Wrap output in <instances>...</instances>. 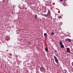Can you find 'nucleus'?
I'll use <instances>...</instances> for the list:
<instances>
[{"mask_svg": "<svg viewBox=\"0 0 73 73\" xmlns=\"http://www.w3.org/2000/svg\"><path fill=\"white\" fill-rule=\"evenodd\" d=\"M54 57L55 59L56 62V63L57 64H58V60L57 58V57H56V56H54Z\"/></svg>", "mask_w": 73, "mask_h": 73, "instance_id": "nucleus-1", "label": "nucleus"}, {"mask_svg": "<svg viewBox=\"0 0 73 73\" xmlns=\"http://www.w3.org/2000/svg\"><path fill=\"white\" fill-rule=\"evenodd\" d=\"M47 15L48 17H50V16H51L50 15V10H48V13Z\"/></svg>", "mask_w": 73, "mask_h": 73, "instance_id": "nucleus-2", "label": "nucleus"}, {"mask_svg": "<svg viewBox=\"0 0 73 73\" xmlns=\"http://www.w3.org/2000/svg\"><path fill=\"white\" fill-rule=\"evenodd\" d=\"M40 70L42 72H43V71H44V72H45V69H44V67H42L40 68Z\"/></svg>", "mask_w": 73, "mask_h": 73, "instance_id": "nucleus-3", "label": "nucleus"}, {"mask_svg": "<svg viewBox=\"0 0 73 73\" xmlns=\"http://www.w3.org/2000/svg\"><path fill=\"white\" fill-rule=\"evenodd\" d=\"M66 51L68 53H70V48H67Z\"/></svg>", "mask_w": 73, "mask_h": 73, "instance_id": "nucleus-4", "label": "nucleus"}, {"mask_svg": "<svg viewBox=\"0 0 73 73\" xmlns=\"http://www.w3.org/2000/svg\"><path fill=\"white\" fill-rule=\"evenodd\" d=\"M66 41H68V42H71V40L67 38L66 39Z\"/></svg>", "mask_w": 73, "mask_h": 73, "instance_id": "nucleus-5", "label": "nucleus"}, {"mask_svg": "<svg viewBox=\"0 0 73 73\" xmlns=\"http://www.w3.org/2000/svg\"><path fill=\"white\" fill-rule=\"evenodd\" d=\"M60 47L61 48H63L64 47V45L63 44H62V45H60Z\"/></svg>", "mask_w": 73, "mask_h": 73, "instance_id": "nucleus-6", "label": "nucleus"}, {"mask_svg": "<svg viewBox=\"0 0 73 73\" xmlns=\"http://www.w3.org/2000/svg\"><path fill=\"white\" fill-rule=\"evenodd\" d=\"M35 19H37V14L35 15Z\"/></svg>", "mask_w": 73, "mask_h": 73, "instance_id": "nucleus-7", "label": "nucleus"}, {"mask_svg": "<svg viewBox=\"0 0 73 73\" xmlns=\"http://www.w3.org/2000/svg\"><path fill=\"white\" fill-rule=\"evenodd\" d=\"M62 42L61 41H60L59 42V44L61 45H62Z\"/></svg>", "mask_w": 73, "mask_h": 73, "instance_id": "nucleus-8", "label": "nucleus"}, {"mask_svg": "<svg viewBox=\"0 0 73 73\" xmlns=\"http://www.w3.org/2000/svg\"><path fill=\"white\" fill-rule=\"evenodd\" d=\"M45 50L46 52H48V48H45Z\"/></svg>", "mask_w": 73, "mask_h": 73, "instance_id": "nucleus-9", "label": "nucleus"}, {"mask_svg": "<svg viewBox=\"0 0 73 73\" xmlns=\"http://www.w3.org/2000/svg\"><path fill=\"white\" fill-rule=\"evenodd\" d=\"M46 35H47V34L46 33H44V36H45V37H46Z\"/></svg>", "mask_w": 73, "mask_h": 73, "instance_id": "nucleus-10", "label": "nucleus"}, {"mask_svg": "<svg viewBox=\"0 0 73 73\" xmlns=\"http://www.w3.org/2000/svg\"><path fill=\"white\" fill-rule=\"evenodd\" d=\"M44 15H45L44 16H45V17H48V15H47V14L46 15V14H44Z\"/></svg>", "mask_w": 73, "mask_h": 73, "instance_id": "nucleus-11", "label": "nucleus"}, {"mask_svg": "<svg viewBox=\"0 0 73 73\" xmlns=\"http://www.w3.org/2000/svg\"><path fill=\"white\" fill-rule=\"evenodd\" d=\"M58 19H62V17L61 16H59L58 17Z\"/></svg>", "mask_w": 73, "mask_h": 73, "instance_id": "nucleus-12", "label": "nucleus"}, {"mask_svg": "<svg viewBox=\"0 0 73 73\" xmlns=\"http://www.w3.org/2000/svg\"><path fill=\"white\" fill-rule=\"evenodd\" d=\"M54 33L52 32L51 33V35H54Z\"/></svg>", "mask_w": 73, "mask_h": 73, "instance_id": "nucleus-13", "label": "nucleus"}, {"mask_svg": "<svg viewBox=\"0 0 73 73\" xmlns=\"http://www.w3.org/2000/svg\"><path fill=\"white\" fill-rule=\"evenodd\" d=\"M3 2L2 3V5H3V4H4V2H5L4 1H3Z\"/></svg>", "mask_w": 73, "mask_h": 73, "instance_id": "nucleus-14", "label": "nucleus"}, {"mask_svg": "<svg viewBox=\"0 0 73 73\" xmlns=\"http://www.w3.org/2000/svg\"><path fill=\"white\" fill-rule=\"evenodd\" d=\"M63 5H64V7H65V6H66V5L64 4H63Z\"/></svg>", "mask_w": 73, "mask_h": 73, "instance_id": "nucleus-15", "label": "nucleus"}, {"mask_svg": "<svg viewBox=\"0 0 73 73\" xmlns=\"http://www.w3.org/2000/svg\"><path fill=\"white\" fill-rule=\"evenodd\" d=\"M72 66H73V62L72 63Z\"/></svg>", "mask_w": 73, "mask_h": 73, "instance_id": "nucleus-16", "label": "nucleus"}, {"mask_svg": "<svg viewBox=\"0 0 73 73\" xmlns=\"http://www.w3.org/2000/svg\"><path fill=\"white\" fill-rule=\"evenodd\" d=\"M60 1H63V0H60Z\"/></svg>", "mask_w": 73, "mask_h": 73, "instance_id": "nucleus-17", "label": "nucleus"}, {"mask_svg": "<svg viewBox=\"0 0 73 73\" xmlns=\"http://www.w3.org/2000/svg\"><path fill=\"white\" fill-rule=\"evenodd\" d=\"M29 45H31V43H29Z\"/></svg>", "mask_w": 73, "mask_h": 73, "instance_id": "nucleus-18", "label": "nucleus"}, {"mask_svg": "<svg viewBox=\"0 0 73 73\" xmlns=\"http://www.w3.org/2000/svg\"><path fill=\"white\" fill-rule=\"evenodd\" d=\"M10 55L11 56V55H12V54H10Z\"/></svg>", "mask_w": 73, "mask_h": 73, "instance_id": "nucleus-19", "label": "nucleus"}, {"mask_svg": "<svg viewBox=\"0 0 73 73\" xmlns=\"http://www.w3.org/2000/svg\"><path fill=\"white\" fill-rule=\"evenodd\" d=\"M64 73H66V72H64Z\"/></svg>", "mask_w": 73, "mask_h": 73, "instance_id": "nucleus-20", "label": "nucleus"}]
</instances>
